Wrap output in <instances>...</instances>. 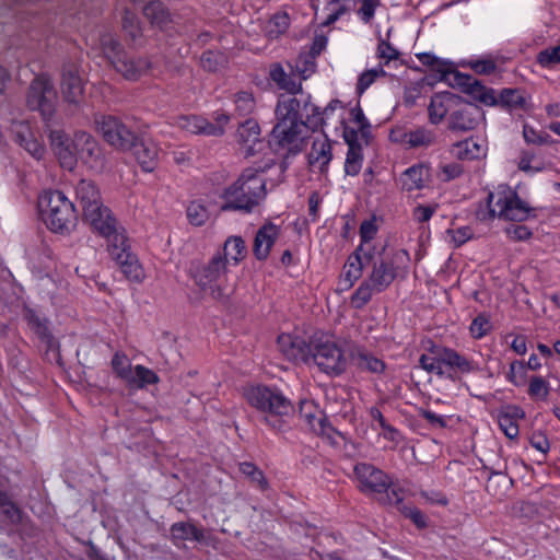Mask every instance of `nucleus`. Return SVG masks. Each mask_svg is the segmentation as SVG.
<instances>
[{
	"mask_svg": "<svg viewBox=\"0 0 560 560\" xmlns=\"http://www.w3.org/2000/svg\"><path fill=\"white\" fill-rule=\"evenodd\" d=\"M409 264L410 255L406 249L393 250L374 261L368 277L369 283L374 285L377 292H383L397 277L407 275Z\"/></svg>",
	"mask_w": 560,
	"mask_h": 560,
	"instance_id": "nucleus-10",
	"label": "nucleus"
},
{
	"mask_svg": "<svg viewBox=\"0 0 560 560\" xmlns=\"http://www.w3.org/2000/svg\"><path fill=\"white\" fill-rule=\"evenodd\" d=\"M467 65L477 74L483 75L493 74L498 69L495 61L490 57L471 58L468 60Z\"/></svg>",
	"mask_w": 560,
	"mask_h": 560,
	"instance_id": "nucleus-54",
	"label": "nucleus"
},
{
	"mask_svg": "<svg viewBox=\"0 0 560 560\" xmlns=\"http://www.w3.org/2000/svg\"><path fill=\"white\" fill-rule=\"evenodd\" d=\"M390 140L408 144L410 148H428L435 142L436 136L433 130L427 127H418L409 131L393 130Z\"/></svg>",
	"mask_w": 560,
	"mask_h": 560,
	"instance_id": "nucleus-19",
	"label": "nucleus"
},
{
	"mask_svg": "<svg viewBox=\"0 0 560 560\" xmlns=\"http://www.w3.org/2000/svg\"><path fill=\"white\" fill-rule=\"evenodd\" d=\"M489 217L504 221L524 222L536 218V208L518 196L509 185L501 184L487 197Z\"/></svg>",
	"mask_w": 560,
	"mask_h": 560,
	"instance_id": "nucleus-7",
	"label": "nucleus"
},
{
	"mask_svg": "<svg viewBox=\"0 0 560 560\" xmlns=\"http://www.w3.org/2000/svg\"><path fill=\"white\" fill-rule=\"evenodd\" d=\"M92 228L106 240L109 255L117 262L126 278L135 282H141L144 278L142 266L138 257L131 252L126 230L117 223L113 214L105 217Z\"/></svg>",
	"mask_w": 560,
	"mask_h": 560,
	"instance_id": "nucleus-2",
	"label": "nucleus"
},
{
	"mask_svg": "<svg viewBox=\"0 0 560 560\" xmlns=\"http://www.w3.org/2000/svg\"><path fill=\"white\" fill-rule=\"evenodd\" d=\"M77 202L81 206L84 219L92 225L97 224L110 210L102 202L97 186L89 179H81L74 187Z\"/></svg>",
	"mask_w": 560,
	"mask_h": 560,
	"instance_id": "nucleus-12",
	"label": "nucleus"
},
{
	"mask_svg": "<svg viewBox=\"0 0 560 560\" xmlns=\"http://www.w3.org/2000/svg\"><path fill=\"white\" fill-rule=\"evenodd\" d=\"M246 401L256 410L264 413V422L273 431L284 428L287 417L293 413V405L282 392L265 385L250 386L245 390Z\"/></svg>",
	"mask_w": 560,
	"mask_h": 560,
	"instance_id": "nucleus-4",
	"label": "nucleus"
},
{
	"mask_svg": "<svg viewBox=\"0 0 560 560\" xmlns=\"http://www.w3.org/2000/svg\"><path fill=\"white\" fill-rule=\"evenodd\" d=\"M453 79L454 84L463 92L485 105L493 106L500 103L510 109H523L526 105V98L521 90L503 89L497 98L492 89H487L470 74L455 72Z\"/></svg>",
	"mask_w": 560,
	"mask_h": 560,
	"instance_id": "nucleus-8",
	"label": "nucleus"
},
{
	"mask_svg": "<svg viewBox=\"0 0 560 560\" xmlns=\"http://www.w3.org/2000/svg\"><path fill=\"white\" fill-rule=\"evenodd\" d=\"M267 196L266 180L254 168H246L240 177L220 194L221 211L253 213Z\"/></svg>",
	"mask_w": 560,
	"mask_h": 560,
	"instance_id": "nucleus-1",
	"label": "nucleus"
},
{
	"mask_svg": "<svg viewBox=\"0 0 560 560\" xmlns=\"http://www.w3.org/2000/svg\"><path fill=\"white\" fill-rule=\"evenodd\" d=\"M240 471L245 476L249 477L252 481L256 482L261 490H265L268 486V482L261 470L257 468L256 465L249 462H244L240 464Z\"/></svg>",
	"mask_w": 560,
	"mask_h": 560,
	"instance_id": "nucleus-57",
	"label": "nucleus"
},
{
	"mask_svg": "<svg viewBox=\"0 0 560 560\" xmlns=\"http://www.w3.org/2000/svg\"><path fill=\"white\" fill-rule=\"evenodd\" d=\"M480 115L478 107L467 104L451 114L448 127L457 131L472 130L477 127Z\"/></svg>",
	"mask_w": 560,
	"mask_h": 560,
	"instance_id": "nucleus-25",
	"label": "nucleus"
},
{
	"mask_svg": "<svg viewBox=\"0 0 560 560\" xmlns=\"http://www.w3.org/2000/svg\"><path fill=\"white\" fill-rule=\"evenodd\" d=\"M447 233L451 235L455 247L462 246L474 236V231L468 225L448 230Z\"/></svg>",
	"mask_w": 560,
	"mask_h": 560,
	"instance_id": "nucleus-63",
	"label": "nucleus"
},
{
	"mask_svg": "<svg viewBox=\"0 0 560 560\" xmlns=\"http://www.w3.org/2000/svg\"><path fill=\"white\" fill-rule=\"evenodd\" d=\"M144 16L151 24L162 27L170 19V14L160 1H151L143 8Z\"/></svg>",
	"mask_w": 560,
	"mask_h": 560,
	"instance_id": "nucleus-43",
	"label": "nucleus"
},
{
	"mask_svg": "<svg viewBox=\"0 0 560 560\" xmlns=\"http://www.w3.org/2000/svg\"><path fill=\"white\" fill-rule=\"evenodd\" d=\"M160 378L155 372L143 366L136 365L131 373V381L127 382L130 388H143L147 385H153L159 383Z\"/></svg>",
	"mask_w": 560,
	"mask_h": 560,
	"instance_id": "nucleus-40",
	"label": "nucleus"
},
{
	"mask_svg": "<svg viewBox=\"0 0 560 560\" xmlns=\"http://www.w3.org/2000/svg\"><path fill=\"white\" fill-rule=\"evenodd\" d=\"M349 357L352 359L357 368L363 372L372 374H382L386 370V363L372 352L361 346H353Z\"/></svg>",
	"mask_w": 560,
	"mask_h": 560,
	"instance_id": "nucleus-23",
	"label": "nucleus"
},
{
	"mask_svg": "<svg viewBox=\"0 0 560 560\" xmlns=\"http://www.w3.org/2000/svg\"><path fill=\"white\" fill-rule=\"evenodd\" d=\"M186 215L190 224L201 226L209 219V210L202 200H192L187 206Z\"/></svg>",
	"mask_w": 560,
	"mask_h": 560,
	"instance_id": "nucleus-44",
	"label": "nucleus"
},
{
	"mask_svg": "<svg viewBox=\"0 0 560 560\" xmlns=\"http://www.w3.org/2000/svg\"><path fill=\"white\" fill-rule=\"evenodd\" d=\"M61 90L67 102L78 104L81 101L84 85L75 66L71 65L63 68Z\"/></svg>",
	"mask_w": 560,
	"mask_h": 560,
	"instance_id": "nucleus-22",
	"label": "nucleus"
},
{
	"mask_svg": "<svg viewBox=\"0 0 560 560\" xmlns=\"http://www.w3.org/2000/svg\"><path fill=\"white\" fill-rule=\"evenodd\" d=\"M332 143L327 135H322L313 140L308 163L313 168H317L320 173H326L328 165L332 160Z\"/></svg>",
	"mask_w": 560,
	"mask_h": 560,
	"instance_id": "nucleus-21",
	"label": "nucleus"
},
{
	"mask_svg": "<svg viewBox=\"0 0 560 560\" xmlns=\"http://www.w3.org/2000/svg\"><path fill=\"white\" fill-rule=\"evenodd\" d=\"M376 54L384 65H388L392 60H396L399 57V51L388 40L384 39L381 34H378Z\"/></svg>",
	"mask_w": 560,
	"mask_h": 560,
	"instance_id": "nucleus-58",
	"label": "nucleus"
},
{
	"mask_svg": "<svg viewBox=\"0 0 560 560\" xmlns=\"http://www.w3.org/2000/svg\"><path fill=\"white\" fill-rule=\"evenodd\" d=\"M506 378L513 385L520 387L527 381V369L524 361L515 360L510 364V371Z\"/></svg>",
	"mask_w": 560,
	"mask_h": 560,
	"instance_id": "nucleus-53",
	"label": "nucleus"
},
{
	"mask_svg": "<svg viewBox=\"0 0 560 560\" xmlns=\"http://www.w3.org/2000/svg\"><path fill=\"white\" fill-rule=\"evenodd\" d=\"M455 152L460 159L475 160L485 155V148L476 139L469 138L458 142Z\"/></svg>",
	"mask_w": 560,
	"mask_h": 560,
	"instance_id": "nucleus-42",
	"label": "nucleus"
},
{
	"mask_svg": "<svg viewBox=\"0 0 560 560\" xmlns=\"http://www.w3.org/2000/svg\"><path fill=\"white\" fill-rule=\"evenodd\" d=\"M384 249H385L384 246H381L378 248L376 245L372 244L371 242H369V243L361 242L360 245L358 246V248L355 249L354 254H355V256H361V260L364 264H369V262L374 264L375 260H378V258L385 256V255H382Z\"/></svg>",
	"mask_w": 560,
	"mask_h": 560,
	"instance_id": "nucleus-51",
	"label": "nucleus"
},
{
	"mask_svg": "<svg viewBox=\"0 0 560 560\" xmlns=\"http://www.w3.org/2000/svg\"><path fill=\"white\" fill-rule=\"evenodd\" d=\"M176 125L182 130L191 135L219 136L220 127H212V122L207 118L197 115H184L176 119Z\"/></svg>",
	"mask_w": 560,
	"mask_h": 560,
	"instance_id": "nucleus-27",
	"label": "nucleus"
},
{
	"mask_svg": "<svg viewBox=\"0 0 560 560\" xmlns=\"http://www.w3.org/2000/svg\"><path fill=\"white\" fill-rule=\"evenodd\" d=\"M112 369L114 373L119 377L125 384L128 381H131L132 365L129 358L122 352H116L112 358Z\"/></svg>",
	"mask_w": 560,
	"mask_h": 560,
	"instance_id": "nucleus-45",
	"label": "nucleus"
},
{
	"mask_svg": "<svg viewBox=\"0 0 560 560\" xmlns=\"http://www.w3.org/2000/svg\"><path fill=\"white\" fill-rule=\"evenodd\" d=\"M492 329L489 315L481 313L477 315L469 326L470 335L474 339H481L487 336Z\"/></svg>",
	"mask_w": 560,
	"mask_h": 560,
	"instance_id": "nucleus-50",
	"label": "nucleus"
},
{
	"mask_svg": "<svg viewBox=\"0 0 560 560\" xmlns=\"http://www.w3.org/2000/svg\"><path fill=\"white\" fill-rule=\"evenodd\" d=\"M24 318L30 328L38 336V338L50 343L52 337L49 332L46 318L42 317L35 310L25 307Z\"/></svg>",
	"mask_w": 560,
	"mask_h": 560,
	"instance_id": "nucleus-37",
	"label": "nucleus"
},
{
	"mask_svg": "<svg viewBox=\"0 0 560 560\" xmlns=\"http://www.w3.org/2000/svg\"><path fill=\"white\" fill-rule=\"evenodd\" d=\"M299 100L302 101L300 115L301 118L305 117L303 120L304 127L312 131L323 130L325 128L323 109L311 103L310 95H301Z\"/></svg>",
	"mask_w": 560,
	"mask_h": 560,
	"instance_id": "nucleus-33",
	"label": "nucleus"
},
{
	"mask_svg": "<svg viewBox=\"0 0 560 560\" xmlns=\"http://www.w3.org/2000/svg\"><path fill=\"white\" fill-rule=\"evenodd\" d=\"M101 45L105 57L109 60L115 70L127 80H138L141 75L147 73L151 67V62L145 58L135 59L128 57L121 49L120 44L110 34H106L101 38Z\"/></svg>",
	"mask_w": 560,
	"mask_h": 560,
	"instance_id": "nucleus-11",
	"label": "nucleus"
},
{
	"mask_svg": "<svg viewBox=\"0 0 560 560\" xmlns=\"http://www.w3.org/2000/svg\"><path fill=\"white\" fill-rule=\"evenodd\" d=\"M362 164V148H348L345 161V173L349 176H357L361 172Z\"/></svg>",
	"mask_w": 560,
	"mask_h": 560,
	"instance_id": "nucleus-49",
	"label": "nucleus"
},
{
	"mask_svg": "<svg viewBox=\"0 0 560 560\" xmlns=\"http://www.w3.org/2000/svg\"><path fill=\"white\" fill-rule=\"evenodd\" d=\"M361 7L357 11L358 18L364 24H369L374 18L376 8L381 4L380 0H360Z\"/></svg>",
	"mask_w": 560,
	"mask_h": 560,
	"instance_id": "nucleus-62",
	"label": "nucleus"
},
{
	"mask_svg": "<svg viewBox=\"0 0 560 560\" xmlns=\"http://www.w3.org/2000/svg\"><path fill=\"white\" fill-rule=\"evenodd\" d=\"M96 125L108 144L122 151L131 149L136 140V133L128 129L118 118L102 116L100 119H96Z\"/></svg>",
	"mask_w": 560,
	"mask_h": 560,
	"instance_id": "nucleus-15",
	"label": "nucleus"
},
{
	"mask_svg": "<svg viewBox=\"0 0 560 560\" xmlns=\"http://www.w3.org/2000/svg\"><path fill=\"white\" fill-rule=\"evenodd\" d=\"M339 126L342 129V137L345 142L348 144V148H362L363 143H368L371 136V130L369 128L350 126L346 122V118L342 115H339Z\"/></svg>",
	"mask_w": 560,
	"mask_h": 560,
	"instance_id": "nucleus-35",
	"label": "nucleus"
},
{
	"mask_svg": "<svg viewBox=\"0 0 560 560\" xmlns=\"http://www.w3.org/2000/svg\"><path fill=\"white\" fill-rule=\"evenodd\" d=\"M128 151H132V154L143 172L151 173L155 170L159 155V150L155 143L139 140L136 136L135 142Z\"/></svg>",
	"mask_w": 560,
	"mask_h": 560,
	"instance_id": "nucleus-24",
	"label": "nucleus"
},
{
	"mask_svg": "<svg viewBox=\"0 0 560 560\" xmlns=\"http://www.w3.org/2000/svg\"><path fill=\"white\" fill-rule=\"evenodd\" d=\"M430 177V168L425 164H415L408 167L400 177L404 190L413 191L424 187Z\"/></svg>",
	"mask_w": 560,
	"mask_h": 560,
	"instance_id": "nucleus-29",
	"label": "nucleus"
},
{
	"mask_svg": "<svg viewBox=\"0 0 560 560\" xmlns=\"http://www.w3.org/2000/svg\"><path fill=\"white\" fill-rule=\"evenodd\" d=\"M419 365L427 372H434L439 375L444 374L443 355L441 358H435L428 354H421L419 358Z\"/></svg>",
	"mask_w": 560,
	"mask_h": 560,
	"instance_id": "nucleus-61",
	"label": "nucleus"
},
{
	"mask_svg": "<svg viewBox=\"0 0 560 560\" xmlns=\"http://www.w3.org/2000/svg\"><path fill=\"white\" fill-rule=\"evenodd\" d=\"M455 101L456 96L450 92L434 94L428 107L430 121L434 125L441 122Z\"/></svg>",
	"mask_w": 560,
	"mask_h": 560,
	"instance_id": "nucleus-32",
	"label": "nucleus"
},
{
	"mask_svg": "<svg viewBox=\"0 0 560 560\" xmlns=\"http://www.w3.org/2000/svg\"><path fill=\"white\" fill-rule=\"evenodd\" d=\"M281 228L272 222L262 224L256 232L253 243V254L257 260H266L272 246L279 238Z\"/></svg>",
	"mask_w": 560,
	"mask_h": 560,
	"instance_id": "nucleus-18",
	"label": "nucleus"
},
{
	"mask_svg": "<svg viewBox=\"0 0 560 560\" xmlns=\"http://www.w3.org/2000/svg\"><path fill=\"white\" fill-rule=\"evenodd\" d=\"M277 345L279 351L289 361L310 364L313 340L308 342L305 338L294 334H281L278 336Z\"/></svg>",
	"mask_w": 560,
	"mask_h": 560,
	"instance_id": "nucleus-16",
	"label": "nucleus"
},
{
	"mask_svg": "<svg viewBox=\"0 0 560 560\" xmlns=\"http://www.w3.org/2000/svg\"><path fill=\"white\" fill-rule=\"evenodd\" d=\"M235 112L238 116L250 115L256 107L254 95L249 91H240L233 95Z\"/></svg>",
	"mask_w": 560,
	"mask_h": 560,
	"instance_id": "nucleus-46",
	"label": "nucleus"
},
{
	"mask_svg": "<svg viewBox=\"0 0 560 560\" xmlns=\"http://www.w3.org/2000/svg\"><path fill=\"white\" fill-rule=\"evenodd\" d=\"M12 132L15 141L24 148L34 159H43L46 150L38 138L34 136L31 126L25 121L13 124Z\"/></svg>",
	"mask_w": 560,
	"mask_h": 560,
	"instance_id": "nucleus-20",
	"label": "nucleus"
},
{
	"mask_svg": "<svg viewBox=\"0 0 560 560\" xmlns=\"http://www.w3.org/2000/svg\"><path fill=\"white\" fill-rule=\"evenodd\" d=\"M527 393L532 399L545 401L550 393V384L542 376H533L529 380Z\"/></svg>",
	"mask_w": 560,
	"mask_h": 560,
	"instance_id": "nucleus-47",
	"label": "nucleus"
},
{
	"mask_svg": "<svg viewBox=\"0 0 560 560\" xmlns=\"http://www.w3.org/2000/svg\"><path fill=\"white\" fill-rule=\"evenodd\" d=\"M226 261L221 252H215L211 258L190 268V276L195 283L217 301H226L232 293L228 284Z\"/></svg>",
	"mask_w": 560,
	"mask_h": 560,
	"instance_id": "nucleus-6",
	"label": "nucleus"
},
{
	"mask_svg": "<svg viewBox=\"0 0 560 560\" xmlns=\"http://www.w3.org/2000/svg\"><path fill=\"white\" fill-rule=\"evenodd\" d=\"M218 252L222 253L228 267H234L245 259L247 247L242 236L231 235L225 240L222 248Z\"/></svg>",
	"mask_w": 560,
	"mask_h": 560,
	"instance_id": "nucleus-28",
	"label": "nucleus"
},
{
	"mask_svg": "<svg viewBox=\"0 0 560 560\" xmlns=\"http://www.w3.org/2000/svg\"><path fill=\"white\" fill-rule=\"evenodd\" d=\"M378 231L375 219L364 220L359 230L360 240L363 243H369L374 240Z\"/></svg>",
	"mask_w": 560,
	"mask_h": 560,
	"instance_id": "nucleus-64",
	"label": "nucleus"
},
{
	"mask_svg": "<svg viewBox=\"0 0 560 560\" xmlns=\"http://www.w3.org/2000/svg\"><path fill=\"white\" fill-rule=\"evenodd\" d=\"M302 101L298 97L282 98L276 107L277 124L270 135V144L276 150H287L290 153H296L300 150L302 131L304 128L301 119Z\"/></svg>",
	"mask_w": 560,
	"mask_h": 560,
	"instance_id": "nucleus-3",
	"label": "nucleus"
},
{
	"mask_svg": "<svg viewBox=\"0 0 560 560\" xmlns=\"http://www.w3.org/2000/svg\"><path fill=\"white\" fill-rule=\"evenodd\" d=\"M237 141L245 150V155H254L257 150L256 145L261 144L260 127L255 119H246L238 126Z\"/></svg>",
	"mask_w": 560,
	"mask_h": 560,
	"instance_id": "nucleus-26",
	"label": "nucleus"
},
{
	"mask_svg": "<svg viewBox=\"0 0 560 560\" xmlns=\"http://www.w3.org/2000/svg\"><path fill=\"white\" fill-rule=\"evenodd\" d=\"M339 115L345 116V106L339 100H331L325 108H323V118L325 127L329 126V121L336 116L339 125Z\"/></svg>",
	"mask_w": 560,
	"mask_h": 560,
	"instance_id": "nucleus-59",
	"label": "nucleus"
},
{
	"mask_svg": "<svg viewBox=\"0 0 560 560\" xmlns=\"http://www.w3.org/2000/svg\"><path fill=\"white\" fill-rule=\"evenodd\" d=\"M355 7V0H330L325 5L327 16L323 24L329 26L335 24L341 16Z\"/></svg>",
	"mask_w": 560,
	"mask_h": 560,
	"instance_id": "nucleus-39",
	"label": "nucleus"
},
{
	"mask_svg": "<svg viewBox=\"0 0 560 560\" xmlns=\"http://www.w3.org/2000/svg\"><path fill=\"white\" fill-rule=\"evenodd\" d=\"M310 363L327 376L337 377L348 369V354L342 342L334 338H318L313 340Z\"/></svg>",
	"mask_w": 560,
	"mask_h": 560,
	"instance_id": "nucleus-9",
	"label": "nucleus"
},
{
	"mask_svg": "<svg viewBox=\"0 0 560 560\" xmlns=\"http://www.w3.org/2000/svg\"><path fill=\"white\" fill-rule=\"evenodd\" d=\"M388 504L396 505L406 517L410 518L418 528L427 526L424 514L416 506H409L404 503L402 490L400 487L392 489V495H388Z\"/></svg>",
	"mask_w": 560,
	"mask_h": 560,
	"instance_id": "nucleus-31",
	"label": "nucleus"
},
{
	"mask_svg": "<svg viewBox=\"0 0 560 560\" xmlns=\"http://www.w3.org/2000/svg\"><path fill=\"white\" fill-rule=\"evenodd\" d=\"M56 100L54 84L47 75H38L32 81L27 94V106L32 110H38L45 120L52 117Z\"/></svg>",
	"mask_w": 560,
	"mask_h": 560,
	"instance_id": "nucleus-14",
	"label": "nucleus"
},
{
	"mask_svg": "<svg viewBox=\"0 0 560 560\" xmlns=\"http://www.w3.org/2000/svg\"><path fill=\"white\" fill-rule=\"evenodd\" d=\"M170 530L172 540L176 546L186 540L200 542L205 539L203 530L188 522L174 523Z\"/></svg>",
	"mask_w": 560,
	"mask_h": 560,
	"instance_id": "nucleus-34",
	"label": "nucleus"
},
{
	"mask_svg": "<svg viewBox=\"0 0 560 560\" xmlns=\"http://www.w3.org/2000/svg\"><path fill=\"white\" fill-rule=\"evenodd\" d=\"M378 293L377 290L374 288V285H371L369 283V280H364L358 289L354 291V293L351 296V304L354 308H362L364 305H366L372 296Z\"/></svg>",
	"mask_w": 560,
	"mask_h": 560,
	"instance_id": "nucleus-48",
	"label": "nucleus"
},
{
	"mask_svg": "<svg viewBox=\"0 0 560 560\" xmlns=\"http://www.w3.org/2000/svg\"><path fill=\"white\" fill-rule=\"evenodd\" d=\"M353 471L362 492L369 494L385 493V503L388 504V495H392V489L397 486L392 482L386 472L368 463L357 464Z\"/></svg>",
	"mask_w": 560,
	"mask_h": 560,
	"instance_id": "nucleus-13",
	"label": "nucleus"
},
{
	"mask_svg": "<svg viewBox=\"0 0 560 560\" xmlns=\"http://www.w3.org/2000/svg\"><path fill=\"white\" fill-rule=\"evenodd\" d=\"M536 59L542 68H552L560 65V44L539 51Z\"/></svg>",
	"mask_w": 560,
	"mask_h": 560,
	"instance_id": "nucleus-55",
	"label": "nucleus"
},
{
	"mask_svg": "<svg viewBox=\"0 0 560 560\" xmlns=\"http://www.w3.org/2000/svg\"><path fill=\"white\" fill-rule=\"evenodd\" d=\"M122 28L133 40L141 36V27L139 21L137 16L130 11H126L124 14Z\"/></svg>",
	"mask_w": 560,
	"mask_h": 560,
	"instance_id": "nucleus-60",
	"label": "nucleus"
},
{
	"mask_svg": "<svg viewBox=\"0 0 560 560\" xmlns=\"http://www.w3.org/2000/svg\"><path fill=\"white\" fill-rule=\"evenodd\" d=\"M308 423L312 430L320 435L324 440H326L330 445L337 446L339 445V441L343 440L345 436L341 432L335 430L324 417H308Z\"/></svg>",
	"mask_w": 560,
	"mask_h": 560,
	"instance_id": "nucleus-36",
	"label": "nucleus"
},
{
	"mask_svg": "<svg viewBox=\"0 0 560 560\" xmlns=\"http://www.w3.org/2000/svg\"><path fill=\"white\" fill-rule=\"evenodd\" d=\"M86 144L83 154L79 159L88 168L94 172H102L105 168L106 160L102 148L95 138H83Z\"/></svg>",
	"mask_w": 560,
	"mask_h": 560,
	"instance_id": "nucleus-30",
	"label": "nucleus"
},
{
	"mask_svg": "<svg viewBox=\"0 0 560 560\" xmlns=\"http://www.w3.org/2000/svg\"><path fill=\"white\" fill-rule=\"evenodd\" d=\"M444 365L456 369L462 373H470L478 370L472 361L452 349H445L443 352V366Z\"/></svg>",
	"mask_w": 560,
	"mask_h": 560,
	"instance_id": "nucleus-41",
	"label": "nucleus"
},
{
	"mask_svg": "<svg viewBox=\"0 0 560 560\" xmlns=\"http://www.w3.org/2000/svg\"><path fill=\"white\" fill-rule=\"evenodd\" d=\"M51 149L62 168L73 171L78 159L73 149V138H69L61 130H54L49 135Z\"/></svg>",
	"mask_w": 560,
	"mask_h": 560,
	"instance_id": "nucleus-17",
	"label": "nucleus"
},
{
	"mask_svg": "<svg viewBox=\"0 0 560 560\" xmlns=\"http://www.w3.org/2000/svg\"><path fill=\"white\" fill-rule=\"evenodd\" d=\"M365 264L361 260V256H355L353 253L346 264V280L353 284L362 276V269Z\"/></svg>",
	"mask_w": 560,
	"mask_h": 560,
	"instance_id": "nucleus-56",
	"label": "nucleus"
},
{
	"mask_svg": "<svg viewBox=\"0 0 560 560\" xmlns=\"http://www.w3.org/2000/svg\"><path fill=\"white\" fill-rule=\"evenodd\" d=\"M386 72L383 69V66L380 65L376 68L366 70L362 72L359 77L358 83H357V93L359 95H362L373 83L374 81L382 75H385Z\"/></svg>",
	"mask_w": 560,
	"mask_h": 560,
	"instance_id": "nucleus-52",
	"label": "nucleus"
},
{
	"mask_svg": "<svg viewBox=\"0 0 560 560\" xmlns=\"http://www.w3.org/2000/svg\"><path fill=\"white\" fill-rule=\"evenodd\" d=\"M290 16L287 12H277L270 16L264 27L265 35L269 39L279 38L290 27Z\"/></svg>",
	"mask_w": 560,
	"mask_h": 560,
	"instance_id": "nucleus-38",
	"label": "nucleus"
},
{
	"mask_svg": "<svg viewBox=\"0 0 560 560\" xmlns=\"http://www.w3.org/2000/svg\"><path fill=\"white\" fill-rule=\"evenodd\" d=\"M40 219L54 233L69 234L77 225L74 203L60 190H45L38 197Z\"/></svg>",
	"mask_w": 560,
	"mask_h": 560,
	"instance_id": "nucleus-5",
	"label": "nucleus"
}]
</instances>
